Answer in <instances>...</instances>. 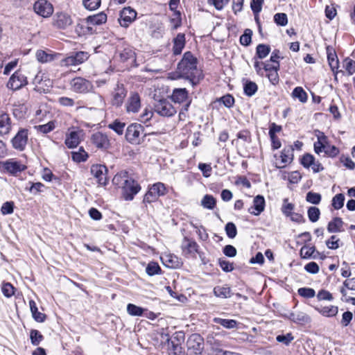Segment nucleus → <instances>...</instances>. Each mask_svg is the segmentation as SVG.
<instances>
[{"instance_id": "obj_1", "label": "nucleus", "mask_w": 355, "mask_h": 355, "mask_svg": "<svg viewBox=\"0 0 355 355\" xmlns=\"http://www.w3.org/2000/svg\"><path fill=\"white\" fill-rule=\"evenodd\" d=\"M178 69L181 76L188 80L193 87L197 85L203 78L202 71L197 68V59L190 51L184 53L178 64Z\"/></svg>"}, {"instance_id": "obj_2", "label": "nucleus", "mask_w": 355, "mask_h": 355, "mask_svg": "<svg viewBox=\"0 0 355 355\" xmlns=\"http://www.w3.org/2000/svg\"><path fill=\"white\" fill-rule=\"evenodd\" d=\"M168 191L166 186L160 182H156L148 187V190L144 196V203L156 202L161 196H165Z\"/></svg>"}, {"instance_id": "obj_3", "label": "nucleus", "mask_w": 355, "mask_h": 355, "mask_svg": "<svg viewBox=\"0 0 355 355\" xmlns=\"http://www.w3.org/2000/svg\"><path fill=\"white\" fill-rule=\"evenodd\" d=\"M107 169L105 165L93 164L90 168V180L92 183L105 186L107 183Z\"/></svg>"}, {"instance_id": "obj_4", "label": "nucleus", "mask_w": 355, "mask_h": 355, "mask_svg": "<svg viewBox=\"0 0 355 355\" xmlns=\"http://www.w3.org/2000/svg\"><path fill=\"white\" fill-rule=\"evenodd\" d=\"M73 23L72 18L66 12H57L52 18V26L57 29H66Z\"/></svg>"}, {"instance_id": "obj_5", "label": "nucleus", "mask_w": 355, "mask_h": 355, "mask_svg": "<svg viewBox=\"0 0 355 355\" xmlns=\"http://www.w3.org/2000/svg\"><path fill=\"white\" fill-rule=\"evenodd\" d=\"M155 111L160 116L170 117L176 112L172 103L166 98L159 100L154 105Z\"/></svg>"}, {"instance_id": "obj_6", "label": "nucleus", "mask_w": 355, "mask_h": 355, "mask_svg": "<svg viewBox=\"0 0 355 355\" xmlns=\"http://www.w3.org/2000/svg\"><path fill=\"white\" fill-rule=\"evenodd\" d=\"M28 140V130L20 128L17 133L11 139L12 146L14 149L23 151L25 150Z\"/></svg>"}, {"instance_id": "obj_7", "label": "nucleus", "mask_w": 355, "mask_h": 355, "mask_svg": "<svg viewBox=\"0 0 355 355\" xmlns=\"http://www.w3.org/2000/svg\"><path fill=\"white\" fill-rule=\"evenodd\" d=\"M28 84L27 77L19 70L16 71L9 78L7 87L17 91Z\"/></svg>"}, {"instance_id": "obj_8", "label": "nucleus", "mask_w": 355, "mask_h": 355, "mask_svg": "<svg viewBox=\"0 0 355 355\" xmlns=\"http://www.w3.org/2000/svg\"><path fill=\"white\" fill-rule=\"evenodd\" d=\"M121 189L124 199L132 200L134 196L141 190V187L134 179L130 177Z\"/></svg>"}, {"instance_id": "obj_9", "label": "nucleus", "mask_w": 355, "mask_h": 355, "mask_svg": "<svg viewBox=\"0 0 355 355\" xmlns=\"http://www.w3.org/2000/svg\"><path fill=\"white\" fill-rule=\"evenodd\" d=\"M143 131L144 128L141 125L132 123L126 129L125 138L130 144H138L140 142V135Z\"/></svg>"}, {"instance_id": "obj_10", "label": "nucleus", "mask_w": 355, "mask_h": 355, "mask_svg": "<svg viewBox=\"0 0 355 355\" xmlns=\"http://www.w3.org/2000/svg\"><path fill=\"white\" fill-rule=\"evenodd\" d=\"M119 22L121 26L128 28L137 17V12L130 7L124 8L120 11Z\"/></svg>"}, {"instance_id": "obj_11", "label": "nucleus", "mask_w": 355, "mask_h": 355, "mask_svg": "<svg viewBox=\"0 0 355 355\" xmlns=\"http://www.w3.org/2000/svg\"><path fill=\"white\" fill-rule=\"evenodd\" d=\"M34 11L43 17H49L53 12V7L52 4L47 1L40 0L34 3Z\"/></svg>"}, {"instance_id": "obj_12", "label": "nucleus", "mask_w": 355, "mask_h": 355, "mask_svg": "<svg viewBox=\"0 0 355 355\" xmlns=\"http://www.w3.org/2000/svg\"><path fill=\"white\" fill-rule=\"evenodd\" d=\"M127 95V90L122 84H117L112 93L111 103L116 107H120Z\"/></svg>"}, {"instance_id": "obj_13", "label": "nucleus", "mask_w": 355, "mask_h": 355, "mask_svg": "<svg viewBox=\"0 0 355 355\" xmlns=\"http://www.w3.org/2000/svg\"><path fill=\"white\" fill-rule=\"evenodd\" d=\"M181 248L185 256L195 257L196 253H198L199 245L194 240L184 237L181 244Z\"/></svg>"}, {"instance_id": "obj_14", "label": "nucleus", "mask_w": 355, "mask_h": 355, "mask_svg": "<svg viewBox=\"0 0 355 355\" xmlns=\"http://www.w3.org/2000/svg\"><path fill=\"white\" fill-rule=\"evenodd\" d=\"M126 111L128 113H137L141 107V99L136 92H132L125 103Z\"/></svg>"}, {"instance_id": "obj_15", "label": "nucleus", "mask_w": 355, "mask_h": 355, "mask_svg": "<svg viewBox=\"0 0 355 355\" xmlns=\"http://www.w3.org/2000/svg\"><path fill=\"white\" fill-rule=\"evenodd\" d=\"M3 168L10 174L15 175L26 169V166L19 161L9 159L3 163Z\"/></svg>"}, {"instance_id": "obj_16", "label": "nucleus", "mask_w": 355, "mask_h": 355, "mask_svg": "<svg viewBox=\"0 0 355 355\" xmlns=\"http://www.w3.org/2000/svg\"><path fill=\"white\" fill-rule=\"evenodd\" d=\"M83 136L82 130H71L66 135L64 143L69 148H76L80 141Z\"/></svg>"}, {"instance_id": "obj_17", "label": "nucleus", "mask_w": 355, "mask_h": 355, "mask_svg": "<svg viewBox=\"0 0 355 355\" xmlns=\"http://www.w3.org/2000/svg\"><path fill=\"white\" fill-rule=\"evenodd\" d=\"M187 345L189 349H193L195 354H200L203 349V339L199 334H192L187 341Z\"/></svg>"}, {"instance_id": "obj_18", "label": "nucleus", "mask_w": 355, "mask_h": 355, "mask_svg": "<svg viewBox=\"0 0 355 355\" xmlns=\"http://www.w3.org/2000/svg\"><path fill=\"white\" fill-rule=\"evenodd\" d=\"M265 209V199L263 196L258 195L253 200V205L248 209L249 213L254 216H259Z\"/></svg>"}, {"instance_id": "obj_19", "label": "nucleus", "mask_w": 355, "mask_h": 355, "mask_svg": "<svg viewBox=\"0 0 355 355\" xmlns=\"http://www.w3.org/2000/svg\"><path fill=\"white\" fill-rule=\"evenodd\" d=\"M91 140L92 144L98 148L105 149L108 148L110 145L107 135L100 132L93 134Z\"/></svg>"}, {"instance_id": "obj_20", "label": "nucleus", "mask_w": 355, "mask_h": 355, "mask_svg": "<svg viewBox=\"0 0 355 355\" xmlns=\"http://www.w3.org/2000/svg\"><path fill=\"white\" fill-rule=\"evenodd\" d=\"M327 60L331 69L335 74V79L337 80L338 69L339 67V61L336 52L333 49L327 47Z\"/></svg>"}, {"instance_id": "obj_21", "label": "nucleus", "mask_w": 355, "mask_h": 355, "mask_svg": "<svg viewBox=\"0 0 355 355\" xmlns=\"http://www.w3.org/2000/svg\"><path fill=\"white\" fill-rule=\"evenodd\" d=\"M11 119L6 113L0 115V135H8L11 130Z\"/></svg>"}, {"instance_id": "obj_22", "label": "nucleus", "mask_w": 355, "mask_h": 355, "mask_svg": "<svg viewBox=\"0 0 355 355\" xmlns=\"http://www.w3.org/2000/svg\"><path fill=\"white\" fill-rule=\"evenodd\" d=\"M293 148L292 146H288L287 148H284L281 153V162L280 165L277 166L278 168H284L286 166L287 164L291 163L293 159Z\"/></svg>"}, {"instance_id": "obj_23", "label": "nucleus", "mask_w": 355, "mask_h": 355, "mask_svg": "<svg viewBox=\"0 0 355 355\" xmlns=\"http://www.w3.org/2000/svg\"><path fill=\"white\" fill-rule=\"evenodd\" d=\"M173 53L174 55H180L185 46V35L183 33H178L173 39Z\"/></svg>"}, {"instance_id": "obj_24", "label": "nucleus", "mask_w": 355, "mask_h": 355, "mask_svg": "<svg viewBox=\"0 0 355 355\" xmlns=\"http://www.w3.org/2000/svg\"><path fill=\"white\" fill-rule=\"evenodd\" d=\"M118 52L121 61L125 62L128 60H135V53L129 45H125L122 49H118Z\"/></svg>"}, {"instance_id": "obj_25", "label": "nucleus", "mask_w": 355, "mask_h": 355, "mask_svg": "<svg viewBox=\"0 0 355 355\" xmlns=\"http://www.w3.org/2000/svg\"><path fill=\"white\" fill-rule=\"evenodd\" d=\"M188 98V91L185 88L175 89L173 92L171 98L175 103H181Z\"/></svg>"}, {"instance_id": "obj_26", "label": "nucleus", "mask_w": 355, "mask_h": 355, "mask_svg": "<svg viewBox=\"0 0 355 355\" xmlns=\"http://www.w3.org/2000/svg\"><path fill=\"white\" fill-rule=\"evenodd\" d=\"M343 221L340 218L335 217L329 222L327 225V230L329 233H336L343 231Z\"/></svg>"}, {"instance_id": "obj_27", "label": "nucleus", "mask_w": 355, "mask_h": 355, "mask_svg": "<svg viewBox=\"0 0 355 355\" xmlns=\"http://www.w3.org/2000/svg\"><path fill=\"white\" fill-rule=\"evenodd\" d=\"M129 178L130 176L128 172L123 171L116 173L112 179V183L117 187L122 188L124 187Z\"/></svg>"}, {"instance_id": "obj_28", "label": "nucleus", "mask_w": 355, "mask_h": 355, "mask_svg": "<svg viewBox=\"0 0 355 355\" xmlns=\"http://www.w3.org/2000/svg\"><path fill=\"white\" fill-rule=\"evenodd\" d=\"M315 309L321 315L325 317H333L336 315L338 312V308L336 306L330 305L327 306L315 307Z\"/></svg>"}, {"instance_id": "obj_29", "label": "nucleus", "mask_w": 355, "mask_h": 355, "mask_svg": "<svg viewBox=\"0 0 355 355\" xmlns=\"http://www.w3.org/2000/svg\"><path fill=\"white\" fill-rule=\"evenodd\" d=\"M317 137L318 141L314 143V150L315 153L319 155L324 150L325 145L327 142V137L321 132H318Z\"/></svg>"}, {"instance_id": "obj_30", "label": "nucleus", "mask_w": 355, "mask_h": 355, "mask_svg": "<svg viewBox=\"0 0 355 355\" xmlns=\"http://www.w3.org/2000/svg\"><path fill=\"white\" fill-rule=\"evenodd\" d=\"M29 306L34 320L38 322H44L46 319V315L38 311L36 303L34 300H31L29 301Z\"/></svg>"}, {"instance_id": "obj_31", "label": "nucleus", "mask_w": 355, "mask_h": 355, "mask_svg": "<svg viewBox=\"0 0 355 355\" xmlns=\"http://www.w3.org/2000/svg\"><path fill=\"white\" fill-rule=\"evenodd\" d=\"M213 322L219 324L225 329H231L237 327L238 322L232 319H223L220 318H214Z\"/></svg>"}, {"instance_id": "obj_32", "label": "nucleus", "mask_w": 355, "mask_h": 355, "mask_svg": "<svg viewBox=\"0 0 355 355\" xmlns=\"http://www.w3.org/2000/svg\"><path fill=\"white\" fill-rule=\"evenodd\" d=\"M289 319L298 324L306 323L309 321V317L303 312L291 313Z\"/></svg>"}, {"instance_id": "obj_33", "label": "nucleus", "mask_w": 355, "mask_h": 355, "mask_svg": "<svg viewBox=\"0 0 355 355\" xmlns=\"http://www.w3.org/2000/svg\"><path fill=\"white\" fill-rule=\"evenodd\" d=\"M214 295L216 297L227 298L231 297V289L228 286H216L214 288Z\"/></svg>"}, {"instance_id": "obj_34", "label": "nucleus", "mask_w": 355, "mask_h": 355, "mask_svg": "<svg viewBox=\"0 0 355 355\" xmlns=\"http://www.w3.org/2000/svg\"><path fill=\"white\" fill-rule=\"evenodd\" d=\"M107 21V15L101 12L96 15H90V24L101 25Z\"/></svg>"}, {"instance_id": "obj_35", "label": "nucleus", "mask_w": 355, "mask_h": 355, "mask_svg": "<svg viewBox=\"0 0 355 355\" xmlns=\"http://www.w3.org/2000/svg\"><path fill=\"white\" fill-rule=\"evenodd\" d=\"M71 86L74 91L82 92L86 89L85 80L82 78H73L71 81Z\"/></svg>"}, {"instance_id": "obj_36", "label": "nucleus", "mask_w": 355, "mask_h": 355, "mask_svg": "<svg viewBox=\"0 0 355 355\" xmlns=\"http://www.w3.org/2000/svg\"><path fill=\"white\" fill-rule=\"evenodd\" d=\"M216 204V199L211 195H205L201 201L203 207L208 209H213Z\"/></svg>"}, {"instance_id": "obj_37", "label": "nucleus", "mask_w": 355, "mask_h": 355, "mask_svg": "<svg viewBox=\"0 0 355 355\" xmlns=\"http://www.w3.org/2000/svg\"><path fill=\"white\" fill-rule=\"evenodd\" d=\"M270 48L268 45L260 44L256 48V55L259 59L265 58L270 53Z\"/></svg>"}, {"instance_id": "obj_38", "label": "nucleus", "mask_w": 355, "mask_h": 355, "mask_svg": "<svg viewBox=\"0 0 355 355\" xmlns=\"http://www.w3.org/2000/svg\"><path fill=\"white\" fill-rule=\"evenodd\" d=\"M292 96L293 98H298L302 103L307 101V94L301 87H295L292 92Z\"/></svg>"}, {"instance_id": "obj_39", "label": "nucleus", "mask_w": 355, "mask_h": 355, "mask_svg": "<svg viewBox=\"0 0 355 355\" xmlns=\"http://www.w3.org/2000/svg\"><path fill=\"white\" fill-rule=\"evenodd\" d=\"M257 84L252 81L248 80L244 84V93L248 96H253L257 92Z\"/></svg>"}, {"instance_id": "obj_40", "label": "nucleus", "mask_w": 355, "mask_h": 355, "mask_svg": "<svg viewBox=\"0 0 355 355\" xmlns=\"http://www.w3.org/2000/svg\"><path fill=\"white\" fill-rule=\"evenodd\" d=\"M146 272L148 275L153 276L160 274L162 272V269L157 263L151 261L148 264L146 268Z\"/></svg>"}, {"instance_id": "obj_41", "label": "nucleus", "mask_w": 355, "mask_h": 355, "mask_svg": "<svg viewBox=\"0 0 355 355\" xmlns=\"http://www.w3.org/2000/svg\"><path fill=\"white\" fill-rule=\"evenodd\" d=\"M144 309L140 306H136L133 304H128L127 305V312L132 316H141L144 313Z\"/></svg>"}, {"instance_id": "obj_42", "label": "nucleus", "mask_w": 355, "mask_h": 355, "mask_svg": "<svg viewBox=\"0 0 355 355\" xmlns=\"http://www.w3.org/2000/svg\"><path fill=\"white\" fill-rule=\"evenodd\" d=\"M307 214L309 220L312 223H315L320 218V211L316 207H311L308 209Z\"/></svg>"}, {"instance_id": "obj_43", "label": "nucleus", "mask_w": 355, "mask_h": 355, "mask_svg": "<svg viewBox=\"0 0 355 355\" xmlns=\"http://www.w3.org/2000/svg\"><path fill=\"white\" fill-rule=\"evenodd\" d=\"M125 123L119 120H115L108 125V128L113 130L118 135H121L123 133Z\"/></svg>"}, {"instance_id": "obj_44", "label": "nucleus", "mask_w": 355, "mask_h": 355, "mask_svg": "<svg viewBox=\"0 0 355 355\" xmlns=\"http://www.w3.org/2000/svg\"><path fill=\"white\" fill-rule=\"evenodd\" d=\"M315 251L314 246L304 245L300 250V257L302 259L311 258Z\"/></svg>"}, {"instance_id": "obj_45", "label": "nucleus", "mask_w": 355, "mask_h": 355, "mask_svg": "<svg viewBox=\"0 0 355 355\" xmlns=\"http://www.w3.org/2000/svg\"><path fill=\"white\" fill-rule=\"evenodd\" d=\"M322 199V196L318 193H315L313 191H309L306 193V200L311 204L313 205H318L320 204Z\"/></svg>"}, {"instance_id": "obj_46", "label": "nucleus", "mask_w": 355, "mask_h": 355, "mask_svg": "<svg viewBox=\"0 0 355 355\" xmlns=\"http://www.w3.org/2000/svg\"><path fill=\"white\" fill-rule=\"evenodd\" d=\"M30 338L31 343L35 346L38 345L44 338L41 333L36 329H32L31 331Z\"/></svg>"}, {"instance_id": "obj_47", "label": "nucleus", "mask_w": 355, "mask_h": 355, "mask_svg": "<svg viewBox=\"0 0 355 355\" xmlns=\"http://www.w3.org/2000/svg\"><path fill=\"white\" fill-rule=\"evenodd\" d=\"M35 128L38 132L46 134L51 132L55 128V123L53 121H49V123L44 125H35Z\"/></svg>"}, {"instance_id": "obj_48", "label": "nucleus", "mask_w": 355, "mask_h": 355, "mask_svg": "<svg viewBox=\"0 0 355 355\" xmlns=\"http://www.w3.org/2000/svg\"><path fill=\"white\" fill-rule=\"evenodd\" d=\"M297 293L304 298H312L315 295V291L313 288L302 287L297 290Z\"/></svg>"}, {"instance_id": "obj_49", "label": "nucleus", "mask_w": 355, "mask_h": 355, "mask_svg": "<svg viewBox=\"0 0 355 355\" xmlns=\"http://www.w3.org/2000/svg\"><path fill=\"white\" fill-rule=\"evenodd\" d=\"M345 196L342 193L336 195L332 199V206L335 209H340L344 205Z\"/></svg>"}, {"instance_id": "obj_50", "label": "nucleus", "mask_w": 355, "mask_h": 355, "mask_svg": "<svg viewBox=\"0 0 355 355\" xmlns=\"http://www.w3.org/2000/svg\"><path fill=\"white\" fill-rule=\"evenodd\" d=\"M36 58L40 62H47L53 60V55L46 53L44 51L39 50L36 53Z\"/></svg>"}, {"instance_id": "obj_51", "label": "nucleus", "mask_w": 355, "mask_h": 355, "mask_svg": "<svg viewBox=\"0 0 355 355\" xmlns=\"http://www.w3.org/2000/svg\"><path fill=\"white\" fill-rule=\"evenodd\" d=\"M252 31L250 29H245L244 33L240 37V43L243 46H248L251 43Z\"/></svg>"}, {"instance_id": "obj_52", "label": "nucleus", "mask_w": 355, "mask_h": 355, "mask_svg": "<svg viewBox=\"0 0 355 355\" xmlns=\"http://www.w3.org/2000/svg\"><path fill=\"white\" fill-rule=\"evenodd\" d=\"M227 236L230 239H234L237 234L236 227L234 223L229 222L225 227Z\"/></svg>"}, {"instance_id": "obj_53", "label": "nucleus", "mask_w": 355, "mask_h": 355, "mask_svg": "<svg viewBox=\"0 0 355 355\" xmlns=\"http://www.w3.org/2000/svg\"><path fill=\"white\" fill-rule=\"evenodd\" d=\"M344 67L347 71L349 75H352L355 73V61L347 58L344 60Z\"/></svg>"}, {"instance_id": "obj_54", "label": "nucleus", "mask_w": 355, "mask_h": 355, "mask_svg": "<svg viewBox=\"0 0 355 355\" xmlns=\"http://www.w3.org/2000/svg\"><path fill=\"white\" fill-rule=\"evenodd\" d=\"M274 21L277 25L284 26L288 23L287 15L283 12L277 13L274 15Z\"/></svg>"}, {"instance_id": "obj_55", "label": "nucleus", "mask_w": 355, "mask_h": 355, "mask_svg": "<svg viewBox=\"0 0 355 355\" xmlns=\"http://www.w3.org/2000/svg\"><path fill=\"white\" fill-rule=\"evenodd\" d=\"M329 157H336L339 153V149L335 146L329 145L327 142L323 151Z\"/></svg>"}, {"instance_id": "obj_56", "label": "nucleus", "mask_w": 355, "mask_h": 355, "mask_svg": "<svg viewBox=\"0 0 355 355\" xmlns=\"http://www.w3.org/2000/svg\"><path fill=\"white\" fill-rule=\"evenodd\" d=\"M167 266L171 268H178L181 265V262L176 256L168 255L166 257Z\"/></svg>"}, {"instance_id": "obj_57", "label": "nucleus", "mask_w": 355, "mask_h": 355, "mask_svg": "<svg viewBox=\"0 0 355 355\" xmlns=\"http://www.w3.org/2000/svg\"><path fill=\"white\" fill-rule=\"evenodd\" d=\"M236 137L238 139H241L245 143L250 144L252 141L251 133L248 130H242L239 131Z\"/></svg>"}, {"instance_id": "obj_58", "label": "nucleus", "mask_w": 355, "mask_h": 355, "mask_svg": "<svg viewBox=\"0 0 355 355\" xmlns=\"http://www.w3.org/2000/svg\"><path fill=\"white\" fill-rule=\"evenodd\" d=\"M263 3V0H252L250 7L254 15H258L261 11Z\"/></svg>"}, {"instance_id": "obj_59", "label": "nucleus", "mask_w": 355, "mask_h": 355, "mask_svg": "<svg viewBox=\"0 0 355 355\" xmlns=\"http://www.w3.org/2000/svg\"><path fill=\"white\" fill-rule=\"evenodd\" d=\"M314 159L315 157L312 155L306 153L302 157L301 164L304 168H309L313 164Z\"/></svg>"}, {"instance_id": "obj_60", "label": "nucleus", "mask_w": 355, "mask_h": 355, "mask_svg": "<svg viewBox=\"0 0 355 355\" xmlns=\"http://www.w3.org/2000/svg\"><path fill=\"white\" fill-rule=\"evenodd\" d=\"M15 288L10 283H4L2 286L1 291L6 297H10L14 295Z\"/></svg>"}, {"instance_id": "obj_61", "label": "nucleus", "mask_w": 355, "mask_h": 355, "mask_svg": "<svg viewBox=\"0 0 355 355\" xmlns=\"http://www.w3.org/2000/svg\"><path fill=\"white\" fill-rule=\"evenodd\" d=\"M340 239L336 235H333L329 240L326 241V245L328 248L331 250H336L339 248Z\"/></svg>"}, {"instance_id": "obj_62", "label": "nucleus", "mask_w": 355, "mask_h": 355, "mask_svg": "<svg viewBox=\"0 0 355 355\" xmlns=\"http://www.w3.org/2000/svg\"><path fill=\"white\" fill-rule=\"evenodd\" d=\"M294 339L291 333H288L286 335H278L276 337V340L279 343H282L285 345H288L291 341Z\"/></svg>"}, {"instance_id": "obj_63", "label": "nucleus", "mask_w": 355, "mask_h": 355, "mask_svg": "<svg viewBox=\"0 0 355 355\" xmlns=\"http://www.w3.org/2000/svg\"><path fill=\"white\" fill-rule=\"evenodd\" d=\"M317 298L319 301H332L334 300L332 294L326 290H320L317 294Z\"/></svg>"}, {"instance_id": "obj_64", "label": "nucleus", "mask_w": 355, "mask_h": 355, "mask_svg": "<svg viewBox=\"0 0 355 355\" xmlns=\"http://www.w3.org/2000/svg\"><path fill=\"white\" fill-rule=\"evenodd\" d=\"M88 157L87 153H79L77 151L71 152V158L76 162H81L87 160Z\"/></svg>"}]
</instances>
